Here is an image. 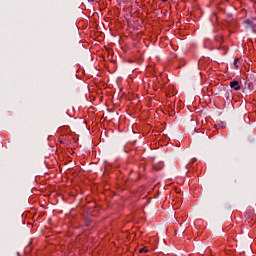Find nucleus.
<instances>
[{
  "instance_id": "2",
  "label": "nucleus",
  "mask_w": 256,
  "mask_h": 256,
  "mask_svg": "<svg viewBox=\"0 0 256 256\" xmlns=\"http://www.w3.org/2000/svg\"><path fill=\"white\" fill-rule=\"evenodd\" d=\"M148 252H149V249H147V247L141 248L139 250V253H148Z\"/></svg>"
},
{
  "instance_id": "1",
  "label": "nucleus",
  "mask_w": 256,
  "mask_h": 256,
  "mask_svg": "<svg viewBox=\"0 0 256 256\" xmlns=\"http://www.w3.org/2000/svg\"><path fill=\"white\" fill-rule=\"evenodd\" d=\"M231 89H234V91H239L241 89V85H239V81L234 80L230 82Z\"/></svg>"
},
{
  "instance_id": "6",
  "label": "nucleus",
  "mask_w": 256,
  "mask_h": 256,
  "mask_svg": "<svg viewBox=\"0 0 256 256\" xmlns=\"http://www.w3.org/2000/svg\"><path fill=\"white\" fill-rule=\"evenodd\" d=\"M163 3H167V0H161Z\"/></svg>"
},
{
  "instance_id": "3",
  "label": "nucleus",
  "mask_w": 256,
  "mask_h": 256,
  "mask_svg": "<svg viewBox=\"0 0 256 256\" xmlns=\"http://www.w3.org/2000/svg\"><path fill=\"white\" fill-rule=\"evenodd\" d=\"M237 63H239V58H236V59L234 60V66H235V68H236V69H239V66H237Z\"/></svg>"
},
{
  "instance_id": "7",
  "label": "nucleus",
  "mask_w": 256,
  "mask_h": 256,
  "mask_svg": "<svg viewBox=\"0 0 256 256\" xmlns=\"http://www.w3.org/2000/svg\"><path fill=\"white\" fill-rule=\"evenodd\" d=\"M88 1H91V2H93V1H95V0H88Z\"/></svg>"
},
{
  "instance_id": "5",
  "label": "nucleus",
  "mask_w": 256,
  "mask_h": 256,
  "mask_svg": "<svg viewBox=\"0 0 256 256\" xmlns=\"http://www.w3.org/2000/svg\"><path fill=\"white\" fill-rule=\"evenodd\" d=\"M197 161V158L192 159V163H195Z\"/></svg>"
},
{
  "instance_id": "4",
  "label": "nucleus",
  "mask_w": 256,
  "mask_h": 256,
  "mask_svg": "<svg viewBox=\"0 0 256 256\" xmlns=\"http://www.w3.org/2000/svg\"><path fill=\"white\" fill-rule=\"evenodd\" d=\"M189 167H191V164L186 165V169H189Z\"/></svg>"
}]
</instances>
